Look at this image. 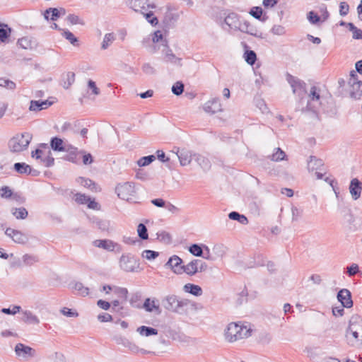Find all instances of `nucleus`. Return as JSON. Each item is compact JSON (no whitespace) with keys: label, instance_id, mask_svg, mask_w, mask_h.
<instances>
[{"label":"nucleus","instance_id":"nucleus-9","mask_svg":"<svg viewBox=\"0 0 362 362\" xmlns=\"http://www.w3.org/2000/svg\"><path fill=\"white\" fill-rule=\"evenodd\" d=\"M163 307L168 311L178 312L179 309L184 305L182 300H180L175 295H168L162 300Z\"/></svg>","mask_w":362,"mask_h":362},{"label":"nucleus","instance_id":"nucleus-6","mask_svg":"<svg viewBox=\"0 0 362 362\" xmlns=\"http://www.w3.org/2000/svg\"><path fill=\"white\" fill-rule=\"evenodd\" d=\"M348 86V91L351 98L357 99L362 95V81L358 79L354 71L350 73Z\"/></svg>","mask_w":362,"mask_h":362},{"label":"nucleus","instance_id":"nucleus-4","mask_svg":"<svg viewBox=\"0 0 362 362\" xmlns=\"http://www.w3.org/2000/svg\"><path fill=\"white\" fill-rule=\"evenodd\" d=\"M115 192L119 198L127 202H134L136 194L134 183L130 182L118 184Z\"/></svg>","mask_w":362,"mask_h":362},{"label":"nucleus","instance_id":"nucleus-57","mask_svg":"<svg viewBox=\"0 0 362 362\" xmlns=\"http://www.w3.org/2000/svg\"><path fill=\"white\" fill-rule=\"evenodd\" d=\"M184 84L180 82H176L172 87V92L176 95H180L183 93Z\"/></svg>","mask_w":362,"mask_h":362},{"label":"nucleus","instance_id":"nucleus-16","mask_svg":"<svg viewBox=\"0 0 362 362\" xmlns=\"http://www.w3.org/2000/svg\"><path fill=\"white\" fill-rule=\"evenodd\" d=\"M287 81L290 84L292 88V90L293 93H297L298 95H301L304 92V85L305 83L301 81L300 79L294 77L290 74L287 75Z\"/></svg>","mask_w":362,"mask_h":362},{"label":"nucleus","instance_id":"nucleus-32","mask_svg":"<svg viewBox=\"0 0 362 362\" xmlns=\"http://www.w3.org/2000/svg\"><path fill=\"white\" fill-rule=\"evenodd\" d=\"M126 348H127L128 350L133 354H137L139 353L141 354H148L151 353L149 351L140 348L137 344L130 340L127 344Z\"/></svg>","mask_w":362,"mask_h":362},{"label":"nucleus","instance_id":"nucleus-22","mask_svg":"<svg viewBox=\"0 0 362 362\" xmlns=\"http://www.w3.org/2000/svg\"><path fill=\"white\" fill-rule=\"evenodd\" d=\"M350 194L354 200H357L361 194V182L356 178L351 180L349 185Z\"/></svg>","mask_w":362,"mask_h":362},{"label":"nucleus","instance_id":"nucleus-64","mask_svg":"<svg viewBox=\"0 0 362 362\" xmlns=\"http://www.w3.org/2000/svg\"><path fill=\"white\" fill-rule=\"evenodd\" d=\"M0 195L3 198H8L12 195V191L8 187H3L0 189Z\"/></svg>","mask_w":362,"mask_h":362},{"label":"nucleus","instance_id":"nucleus-23","mask_svg":"<svg viewBox=\"0 0 362 362\" xmlns=\"http://www.w3.org/2000/svg\"><path fill=\"white\" fill-rule=\"evenodd\" d=\"M93 245L99 248H103L107 251H114L117 244L111 240H95L93 242Z\"/></svg>","mask_w":362,"mask_h":362},{"label":"nucleus","instance_id":"nucleus-21","mask_svg":"<svg viewBox=\"0 0 362 362\" xmlns=\"http://www.w3.org/2000/svg\"><path fill=\"white\" fill-rule=\"evenodd\" d=\"M346 329L356 331L362 334V317L358 315H354L351 317L349 326Z\"/></svg>","mask_w":362,"mask_h":362},{"label":"nucleus","instance_id":"nucleus-28","mask_svg":"<svg viewBox=\"0 0 362 362\" xmlns=\"http://www.w3.org/2000/svg\"><path fill=\"white\" fill-rule=\"evenodd\" d=\"M322 166L323 162L321 159H318L315 156H310L308 162V169L309 171L321 170V167Z\"/></svg>","mask_w":362,"mask_h":362},{"label":"nucleus","instance_id":"nucleus-20","mask_svg":"<svg viewBox=\"0 0 362 362\" xmlns=\"http://www.w3.org/2000/svg\"><path fill=\"white\" fill-rule=\"evenodd\" d=\"M63 152H66V160L76 163L78 162L77 156L78 153H83L84 151H78V148L70 144L66 145V148Z\"/></svg>","mask_w":362,"mask_h":362},{"label":"nucleus","instance_id":"nucleus-49","mask_svg":"<svg viewBox=\"0 0 362 362\" xmlns=\"http://www.w3.org/2000/svg\"><path fill=\"white\" fill-rule=\"evenodd\" d=\"M245 59L247 64L253 65L257 59L256 53L252 50L246 51L245 53Z\"/></svg>","mask_w":362,"mask_h":362},{"label":"nucleus","instance_id":"nucleus-35","mask_svg":"<svg viewBox=\"0 0 362 362\" xmlns=\"http://www.w3.org/2000/svg\"><path fill=\"white\" fill-rule=\"evenodd\" d=\"M194 158L196 162L200 165L202 168L206 170H209L211 167L209 160L205 158L204 156L200 154H194Z\"/></svg>","mask_w":362,"mask_h":362},{"label":"nucleus","instance_id":"nucleus-7","mask_svg":"<svg viewBox=\"0 0 362 362\" xmlns=\"http://www.w3.org/2000/svg\"><path fill=\"white\" fill-rule=\"evenodd\" d=\"M207 269V264L199 259H194L185 265H182V273L189 276H194L197 272H202Z\"/></svg>","mask_w":362,"mask_h":362},{"label":"nucleus","instance_id":"nucleus-48","mask_svg":"<svg viewBox=\"0 0 362 362\" xmlns=\"http://www.w3.org/2000/svg\"><path fill=\"white\" fill-rule=\"evenodd\" d=\"M73 199L79 204H85L90 201V197L86 196L84 194L76 193L74 194Z\"/></svg>","mask_w":362,"mask_h":362},{"label":"nucleus","instance_id":"nucleus-18","mask_svg":"<svg viewBox=\"0 0 362 362\" xmlns=\"http://www.w3.org/2000/svg\"><path fill=\"white\" fill-rule=\"evenodd\" d=\"M182 263V259L178 257L177 255H173L167 263L165 266L169 267L174 273L177 274H182V266L181 264Z\"/></svg>","mask_w":362,"mask_h":362},{"label":"nucleus","instance_id":"nucleus-13","mask_svg":"<svg viewBox=\"0 0 362 362\" xmlns=\"http://www.w3.org/2000/svg\"><path fill=\"white\" fill-rule=\"evenodd\" d=\"M5 234L10 237L13 241L18 244H25L28 241V236L20 230L11 228H6Z\"/></svg>","mask_w":362,"mask_h":362},{"label":"nucleus","instance_id":"nucleus-36","mask_svg":"<svg viewBox=\"0 0 362 362\" xmlns=\"http://www.w3.org/2000/svg\"><path fill=\"white\" fill-rule=\"evenodd\" d=\"M11 213L17 219H25L28 215V211L24 207L12 208Z\"/></svg>","mask_w":362,"mask_h":362},{"label":"nucleus","instance_id":"nucleus-24","mask_svg":"<svg viewBox=\"0 0 362 362\" xmlns=\"http://www.w3.org/2000/svg\"><path fill=\"white\" fill-rule=\"evenodd\" d=\"M23 317L22 321L26 324L38 325L40 321L39 317L33 312L28 310H21Z\"/></svg>","mask_w":362,"mask_h":362},{"label":"nucleus","instance_id":"nucleus-37","mask_svg":"<svg viewBox=\"0 0 362 362\" xmlns=\"http://www.w3.org/2000/svg\"><path fill=\"white\" fill-rule=\"evenodd\" d=\"M75 81V74L73 72H67L63 76L62 86L64 88L68 89Z\"/></svg>","mask_w":362,"mask_h":362},{"label":"nucleus","instance_id":"nucleus-63","mask_svg":"<svg viewBox=\"0 0 362 362\" xmlns=\"http://www.w3.org/2000/svg\"><path fill=\"white\" fill-rule=\"evenodd\" d=\"M308 19L311 23L316 24L320 21V18L317 14L315 13L313 11H310L308 13Z\"/></svg>","mask_w":362,"mask_h":362},{"label":"nucleus","instance_id":"nucleus-17","mask_svg":"<svg viewBox=\"0 0 362 362\" xmlns=\"http://www.w3.org/2000/svg\"><path fill=\"white\" fill-rule=\"evenodd\" d=\"M337 299L341 302V305L346 308H350L353 306L351 294L348 289L343 288L340 290L337 294Z\"/></svg>","mask_w":362,"mask_h":362},{"label":"nucleus","instance_id":"nucleus-34","mask_svg":"<svg viewBox=\"0 0 362 362\" xmlns=\"http://www.w3.org/2000/svg\"><path fill=\"white\" fill-rule=\"evenodd\" d=\"M116 40V35L114 33H106L101 43V49H107Z\"/></svg>","mask_w":362,"mask_h":362},{"label":"nucleus","instance_id":"nucleus-42","mask_svg":"<svg viewBox=\"0 0 362 362\" xmlns=\"http://www.w3.org/2000/svg\"><path fill=\"white\" fill-rule=\"evenodd\" d=\"M347 28L352 32V37L355 40H362V30L356 28L352 23H347Z\"/></svg>","mask_w":362,"mask_h":362},{"label":"nucleus","instance_id":"nucleus-45","mask_svg":"<svg viewBox=\"0 0 362 362\" xmlns=\"http://www.w3.org/2000/svg\"><path fill=\"white\" fill-rule=\"evenodd\" d=\"M155 160H156V156L154 155L144 156V157L141 158L139 160H138L137 165L139 167L147 166L149 164H151L153 161H154Z\"/></svg>","mask_w":362,"mask_h":362},{"label":"nucleus","instance_id":"nucleus-5","mask_svg":"<svg viewBox=\"0 0 362 362\" xmlns=\"http://www.w3.org/2000/svg\"><path fill=\"white\" fill-rule=\"evenodd\" d=\"M139 262L132 254H123L119 258V266L126 272H137L139 269Z\"/></svg>","mask_w":362,"mask_h":362},{"label":"nucleus","instance_id":"nucleus-62","mask_svg":"<svg viewBox=\"0 0 362 362\" xmlns=\"http://www.w3.org/2000/svg\"><path fill=\"white\" fill-rule=\"evenodd\" d=\"M88 87L91 90L92 93L95 95L100 94V89L97 87L95 83L92 80H88Z\"/></svg>","mask_w":362,"mask_h":362},{"label":"nucleus","instance_id":"nucleus-58","mask_svg":"<svg viewBox=\"0 0 362 362\" xmlns=\"http://www.w3.org/2000/svg\"><path fill=\"white\" fill-rule=\"evenodd\" d=\"M157 239L165 243H169L171 241V236L168 233L162 231L157 233Z\"/></svg>","mask_w":362,"mask_h":362},{"label":"nucleus","instance_id":"nucleus-33","mask_svg":"<svg viewBox=\"0 0 362 362\" xmlns=\"http://www.w3.org/2000/svg\"><path fill=\"white\" fill-rule=\"evenodd\" d=\"M52 13V16L50 19L52 21H55L58 17H59L60 13L65 14V10L64 8H61L58 10L56 8H49L45 11L44 17L46 20H49V14Z\"/></svg>","mask_w":362,"mask_h":362},{"label":"nucleus","instance_id":"nucleus-31","mask_svg":"<svg viewBox=\"0 0 362 362\" xmlns=\"http://www.w3.org/2000/svg\"><path fill=\"white\" fill-rule=\"evenodd\" d=\"M66 144L68 143H64L62 139L58 137L52 138L50 141L51 148L55 151H64Z\"/></svg>","mask_w":362,"mask_h":362},{"label":"nucleus","instance_id":"nucleus-25","mask_svg":"<svg viewBox=\"0 0 362 362\" xmlns=\"http://www.w3.org/2000/svg\"><path fill=\"white\" fill-rule=\"evenodd\" d=\"M112 290V291L118 296V297L121 298L124 301L127 300L128 291L125 288H120L115 286H111L109 285H105L103 286V291H106V289Z\"/></svg>","mask_w":362,"mask_h":362},{"label":"nucleus","instance_id":"nucleus-11","mask_svg":"<svg viewBox=\"0 0 362 362\" xmlns=\"http://www.w3.org/2000/svg\"><path fill=\"white\" fill-rule=\"evenodd\" d=\"M345 337L349 345L356 348L362 347V334L349 329L346 330Z\"/></svg>","mask_w":362,"mask_h":362},{"label":"nucleus","instance_id":"nucleus-10","mask_svg":"<svg viewBox=\"0 0 362 362\" xmlns=\"http://www.w3.org/2000/svg\"><path fill=\"white\" fill-rule=\"evenodd\" d=\"M173 153L177 156L182 166L190 164L194 154L189 150L185 148L180 150L178 148H175Z\"/></svg>","mask_w":362,"mask_h":362},{"label":"nucleus","instance_id":"nucleus-8","mask_svg":"<svg viewBox=\"0 0 362 362\" xmlns=\"http://www.w3.org/2000/svg\"><path fill=\"white\" fill-rule=\"evenodd\" d=\"M309 98L310 100L308 101L306 107L307 110L317 112L322 103L320 90L316 86L311 87L309 93Z\"/></svg>","mask_w":362,"mask_h":362},{"label":"nucleus","instance_id":"nucleus-51","mask_svg":"<svg viewBox=\"0 0 362 362\" xmlns=\"http://www.w3.org/2000/svg\"><path fill=\"white\" fill-rule=\"evenodd\" d=\"M262 12H263V10L261 7H259V6H256V7H253L250 13L255 18L258 19V20H260L262 21H265V18H262Z\"/></svg>","mask_w":362,"mask_h":362},{"label":"nucleus","instance_id":"nucleus-14","mask_svg":"<svg viewBox=\"0 0 362 362\" xmlns=\"http://www.w3.org/2000/svg\"><path fill=\"white\" fill-rule=\"evenodd\" d=\"M16 354L23 358H28L35 356L36 351L30 346L18 343L15 346Z\"/></svg>","mask_w":362,"mask_h":362},{"label":"nucleus","instance_id":"nucleus-46","mask_svg":"<svg viewBox=\"0 0 362 362\" xmlns=\"http://www.w3.org/2000/svg\"><path fill=\"white\" fill-rule=\"evenodd\" d=\"M137 233L139 237L142 240H147L148 238L147 228L143 223H139L137 226Z\"/></svg>","mask_w":362,"mask_h":362},{"label":"nucleus","instance_id":"nucleus-59","mask_svg":"<svg viewBox=\"0 0 362 362\" xmlns=\"http://www.w3.org/2000/svg\"><path fill=\"white\" fill-rule=\"evenodd\" d=\"M21 311V307L19 305H14L13 306L12 309L11 308H2L1 312L4 314L7 315H15L17 313H19Z\"/></svg>","mask_w":362,"mask_h":362},{"label":"nucleus","instance_id":"nucleus-61","mask_svg":"<svg viewBox=\"0 0 362 362\" xmlns=\"http://www.w3.org/2000/svg\"><path fill=\"white\" fill-rule=\"evenodd\" d=\"M272 33L274 35H282L285 34L286 30H285V28L282 25H275L272 28Z\"/></svg>","mask_w":362,"mask_h":362},{"label":"nucleus","instance_id":"nucleus-40","mask_svg":"<svg viewBox=\"0 0 362 362\" xmlns=\"http://www.w3.org/2000/svg\"><path fill=\"white\" fill-rule=\"evenodd\" d=\"M228 217L231 220L238 221L243 225H247L248 223V220L247 217L243 214H239L236 211H232L228 214Z\"/></svg>","mask_w":362,"mask_h":362},{"label":"nucleus","instance_id":"nucleus-30","mask_svg":"<svg viewBox=\"0 0 362 362\" xmlns=\"http://www.w3.org/2000/svg\"><path fill=\"white\" fill-rule=\"evenodd\" d=\"M225 23L230 28L233 30H237V26L240 22V20L237 16V14L232 13L228 14L225 18Z\"/></svg>","mask_w":362,"mask_h":362},{"label":"nucleus","instance_id":"nucleus-44","mask_svg":"<svg viewBox=\"0 0 362 362\" xmlns=\"http://www.w3.org/2000/svg\"><path fill=\"white\" fill-rule=\"evenodd\" d=\"M237 30H239L243 33H249L250 35H254L252 26L246 21L243 22L240 21L237 26Z\"/></svg>","mask_w":362,"mask_h":362},{"label":"nucleus","instance_id":"nucleus-60","mask_svg":"<svg viewBox=\"0 0 362 362\" xmlns=\"http://www.w3.org/2000/svg\"><path fill=\"white\" fill-rule=\"evenodd\" d=\"M142 71L147 75H153L156 74L155 68L149 63H146L143 65Z\"/></svg>","mask_w":362,"mask_h":362},{"label":"nucleus","instance_id":"nucleus-1","mask_svg":"<svg viewBox=\"0 0 362 362\" xmlns=\"http://www.w3.org/2000/svg\"><path fill=\"white\" fill-rule=\"evenodd\" d=\"M252 329L249 324L231 322L225 330V339L228 342L248 338L252 335Z\"/></svg>","mask_w":362,"mask_h":362},{"label":"nucleus","instance_id":"nucleus-52","mask_svg":"<svg viewBox=\"0 0 362 362\" xmlns=\"http://www.w3.org/2000/svg\"><path fill=\"white\" fill-rule=\"evenodd\" d=\"M303 213V210L300 208H298L296 206L291 207V215H292V221H297L300 218H301Z\"/></svg>","mask_w":362,"mask_h":362},{"label":"nucleus","instance_id":"nucleus-55","mask_svg":"<svg viewBox=\"0 0 362 362\" xmlns=\"http://www.w3.org/2000/svg\"><path fill=\"white\" fill-rule=\"evenodd\" d=\"M159 255V253L156 251L150 250H144L141 256L143 258H145L148 260H152L156 259Z\"/></svg>","mask_w":362,"mask_h":362},{"label":"nucleus","instance_id":"nucleus-15","mask_svg":"<svg viewBox=\"0 0 362 362\" xmlns=\"http://www.w3.org/2000/svg\"><path fill=\"white\" fill-rule=\"evenodd\" d=\"M142 308H144L146 312L154 313L156 315H160L162 312L159 301L156 298H146Z\"/></svg>","mask_w":362,"mask_h":362},{"label":"nucleus","instance_id":"nucleus-19","mask_svg":"<svg viewBox=\"0 0 362 362\" xmlns=\"http://www.w3.org/2000/svg\"><path fill=\"white\" fill-rule=\"evenodd\" d=\"M203 108L206 112L209 114H215L222 111L221 105L217 98L207 101L204 105Z\"/></svg>","mask_w":362,"mask_h":362},{"label":"nucleus","instance_id":"nucleus-27","mask_svg":"<svg viewBox=\"0 0 362 362\" xmlns=\"http://www.w3.org/2000/svg\"><path fill=\"white\" fill-rule=\"evenodd\" d=\"M183 290L185 292L195 296H201L203 293L201 286L190 283L186 284L183 287Z\"/></svg>","mask_w":362,"mask_h":362},{"label":"nucleus","instance_id":"nucleus-2","mask_svg":"<svg viewBox=\"0 0 362 362\" xmlns=\"http://www.w3.org/2000/svg\"><path fill=\"white\" fill-rule=\"evenodd\" d=\"M131 8L136 12H139L144 15L146 21L152 25H156L158 23V18L154 16L152 9L156 8V5L150 3L148 0H132L130 2Z\"/></svg>","mask_w":362,"mask_h":362},{"label":"nucleus","instance_id":"nucleus-53","mask_svg":"<svg viewBox=\"0 0 362 362\" xmlns=\"http://www.w3.org/2000/svg\"><path fill=\"white\" fill-rule=\"evenodd\" d=\"M0 86L9 90H13L16 88V83L9 79L0 78Z\"/></svg>","mask_w":362,"mask_h":362},{"label":"nucleus","instance_id":"nucleus-3","mask_svg":"<svg viewBox=\"0 0 362 362\" xmlns=\"http://www.w3.org/2000/svg\"><path fill=\"white\" fill-rule=\"evenodd\" d=\"M32 140V135L28 132L19 133L11 138L8 143L10 151L21 153L26 150Z\"/></svg>","mask_w":362,"mask_h":362},{"label":"nucleus","instance_id":"nucleus-47","mask_svg":"<svg viewBox=\"0 0 362 362\" xmlns=\"http://www.w3.org/2000/svg\"><path fill=\"white\" fill-rule=\"evenodd\" d=\"M189 252L196 257H202L203 256V249L202 247L197 245L193 244L189 247Z\"/></svg>","mask_w":362,"mask_h":362},{"label":"nucleus","instance_id":"nucleus-12","mask_svg":"<svg viewBox=\"0 0 362 362\" xmlns=\"http://www.w3.org/2000/svg\"><path fill=\"white\" fill-rule=\"evenodd\" d=\"M163 49L162 50L163 53V59L164 62L167 63H171L174 64H177L178 66H182V59L177 57L174 53L173 52L172 49L169 48V47L167 45V43L165 41H163Z\"/></svg>","mask_w":362,"mask_h":362},{"label":"nucleus","instance_id":"nucleus-43","mask_svg":"<svg viewBox=\"0 0 362 362\" xmlns=\"http://www.w3.org/2000/svg\"><path fill=\"white\" fill-rule=\"evenodd\" d=\"M11 30L6 24L0 23V40L5 42L10 35Z\"/></svg>","mask_w":362,"mask_h":362},{"label":"nucleus","instance_id":"nucleus-41","mask_svg":"<svg viewBox=\"0 0 362 362\" xmlns=\"http://www.w3.org/2000/svg\"><path fill=\"white\" fill-rule=\"evenodd\" d=\"M73 289L77 291V293L81 296H86L89 293V288L83 286L81 282L74 284Z\"/></svg>","mask_w":362,"mask_h":362},{"label":"nucleus","instance_id":"nucleus-39","mask_svg":"<svg viewBox=\"0 0 362 362\" xmlns=\"http://www.w3.org/2000/svg\"><path fill=\"white\" fill-rule=\"evenodd\" d=\"M13 168L20 174H30L31 172L30 166L25 163H16Z\"/></svg>","mask_w":362,"mask_h":362},{"label":"nucleus","instance_id":"nucleus-26","mask_svg":"<svg viewBox=\"0 0 362 362\" xmlns=\"http://www.w3.org/2000/svg\"><path fill=\"white\" fill-rule=\"evenodd\" d=\"M52 104V102L48 100H32L30 102V110L31 111H40L44 109H47Z\"/></svg>","mask_w":362,"mask_h":362},{"label":"nucleus","instance_id":"nucleus-38","mask_svg":"<svg viewBox=\"0 0 362 362\" xmlns=\"http://www.w3.org/2000/svg\"><path fill=\"white\" fill-rule=\"evenodd\" d=\"M39 261L37 255L25 254L22 257L23 264L25 266H32Z\"/></svg>","mask_w":362,"mask_h":362},{"label":"nucleus","instance_id":"nucleus-56","mask_svg":"<svg viewBox=\"0 0 362 362\" xmlns=\"http://www.w3.org/2000/svg\"><path fill=\"white\" fill-rule=\"evenodd\" d=\"M68 22L71 25H83L84 22L81 20L79 16L75 14H69L66 18Z\"/></svg>","mask_w":362,"mask_h":362},{"label":"nucleus","instance_id":"nucleus-54","mask_svg":"<svg viewBox=\"0 0 362 362\" xmlns=\"http://www.w3.org/2000/svg\"><path fill=\"white\" fill-rule=\"evenodd\" d=\"M286 153L280 148H276V151L272 155V160L274 161H280L284 160Z\"/></svg>","mask_w":362,"mask_h":362},{"label":"nucleus","instance_id":"nucleus-50","mask_svg":"<svg viewBox=\"0 0 362 362\" xmlns=\"http://www.w3.org/2000/svg\"><path fill=\"white\" fill-rule=\"evenodd\" d=\"M62 36L65 37L73 45H77L78 39L69 30H64L62 33Z\"/></svg>","mask_w":362,"mask_h":362},{"label":"nucleus","instance_id":"nucleus-29","mask_svg":"<svg viewBox=\"0 0 362 362\" xmlns=\"http://www.w3.org/2000/svg\"><path fill=\"white\" fill-rule=\"evenodd\" d=\"M136 332L141 337H148L153 335H157L158 331L155 328L142 325L136 328Z\"/></svg>","mask_w":362,"mask_h":362}]
</instances>
